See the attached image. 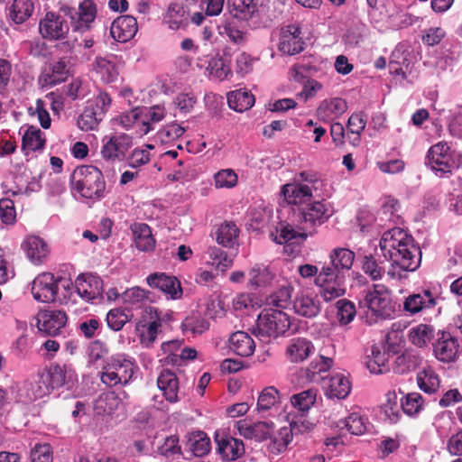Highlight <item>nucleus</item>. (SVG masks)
Returning a JSON list of instances; mask_svg holds the SVG:
<instances>
[{"mask_svg": "<svg viewBox=\"0 0 462 462\" xmlns=\"http://www.w3.org/2000/svg\"><path fill=\"white\" fill-rule=\"evenodd\" d=\"M323 186V180L316 172L304 171L299 173L294 182L284 184L281 194L288 204L307 205L314 197H319L318 191Z\"/></svg>", "mask_w": 462, "mask_h": 462, "instance_id": "1", "label": "nucleus"}, {"mask_svg": "<svg viewBox=\"0 0 462 462\" xmlns=\"http://www.w3.org/2000/svg\"><path fill=\"white\" fill-rule=\"evenodd\" d=\"M70 183L72 189L83 198L99 199L105 195L103 173L93 165L77 167L71 174Z\"/></svg>", "mask_w": 462, "mask_h": 462, "instance_id": "2", "label": "nucleus"}, {"mask_svg": "<svg viewBox=\"0 0 462 462\" xmlns=\"http://www.w3.org/2000/svg\"><path fill=\"white\" fill-rule=\"evenodd\" d=\"M289 316L281 310L264 309L258 315L254 335L263 343H269L290 328Z\"/></svg>", "mask_w": 462, "mask_h": 462, "instance_id": "3", "label": "nucleus"}, {"mask_svg": "<svg viewBox=\"0 0 462 462\" xmlns=\"http://www.w3.org/2000/svg\"><path fill=\"white\" fill-rule=\"evenodd\" d=\"M60 285L64 291H69L72 282L69 279L55 276L52 273L43 272L32 280L31 292L36 301L52 303L58 300Z\"/></svg>", "mask_w": 462, "mask_h": 462, "instance_id": "4", "label": "nucleus"}, {"mask_svg": "<svg viewBox=\"0 0 462 462\" xmlns=\"http://www.w3.org/2000/svg\"><path fill=\"white\" fill-rule=\"evenodd\" d=\"M360 305L366 307L374 317L380 319H393L396 311L391 291L383 284H373L372 289L365 291Z\"/></svg>", "mask_w": 462, "mask_h": 462, "instance_id": "5", "label": "nucleus"}, {"mask_svg": "<svg viewBox=\"0 0 462 462\" xmlns=\"http://www.w3.org/2000/svg\"><path fill=\"white\" fill-rule=\"evenodd\" d=\"M112 98L106 92H100L94 100L88 102L78 118V126L82 131L95 130L109 110Z\"/></svg>", "mask_w": 462, "mask_h": 462, "instance_id": "6", "label": "nucleus"}, {"mask_svg": "<svg viewBox=\"0 0 462 462\" xmlns=\"http://www.w3.org/2000/svg\"><path fill=\"white\" fill-rule=\"evenodd\" d=\"M133 146L132 136L124 133H115L102 139L101 156L109 162H122Z\"/></svg>", "mask_w": 462, "mask_h": 462, "instance_id": "7", "label": "nucleus"}, {"mask_svg": "<svg viewBox=\"0 0 462 462\" xmlns=\"http://www.w3.org/2000/svg\"><path fill=\"white\" fill-rule=\"evenodd\" d=\"M346 277L334 274L328 268H321L315 278V284L319 288V293L326 301H331L346 293Z\"/></svg>", "mask_w": 462, "mask_h": 462, "instance_id": "8", "label": "nucleus"}, {"mask_svg": "<svg viewBox=\"0 0 462 462\" xmlns=\"http://www.w3.org/2000/svg\"><path fill=\"white\" fill-rule=\"evenodd\" d=\"M73 290L85 301H92L102 297L103 281L91 273H81L76 278L74 283L72 282L70 291L64 294V299L70 298Z\"/></svg>", "mask_w": 462, "mask_h": 462, "instance_id": "9", "label": "nucleus"}, {"mask_svg": "<svg viewBox=\"0 0 462 462\" xmlns=\"http://www.w3.org/2000/svg\"><path fill=\"white\" fill-rule=\"evenodd\" d=\"M333 213L331 205L325 199L310 202L300 211L301 222L305 225V227L311 228L313 231H316L318 226L325 224Z\"/></svg>", "mask_w": 462, "mask_h": 462, "instance_id": "10", "label": "nucleus"}, {"mask_svg": "<svg viewBox=\"0 0 462 462\" xmlns=\"http://www.w3.org/2000/svg\"><path fill=\"white\" fill-rule=\"evenodd\" d=\"M69 31L66 19L56 13L47 12L39 23V32L42 38L50 41L62 40Z\"/></svg>", "mask_w": 462, "mask_h": 462, "instance_id": "11", "label": "nucleus"}, {"mask_svg": "<svg viewBox=\"0 0 462 462\" xmlns=\"http://www.w3.org/2000/svg\"><path fill=\"white\" fill-rule=\"evenodd\" d=\"M393 266L408 272H413L419 268L421 261V251L415 240L412 243L406 244L402 249L393 251V254L388 255Z\"/></svg>", "mask_w": 462, "mask_h": 462, "instance_id": "12", "label": "nucleus"}, {"mask_svg": "<svg viewBox=\"0 0 462 462\" xmlns=\"http://www.w3.org/2000/svg\"><path fill=\"white\" fill-rule=\"evenodd\" d=\"M301 27L299 24H288L282 28L278 50L283 54L295 55L304 50Z\"/></svg>", "mask_w": 462, "mask_h": 462, "instance_id": "13", "label": "nucleus"}, {"mask_svg": "<svg viewBox=\"0 0 462 462\" xmlns=\"http://www.w3.org/2000/svg\"><path fill=\"white\" fill-rule=\"evenodd\" d=\"M67 321L68 316L64 310H45L38 314L37 326L40 331L49 336H56Z\"/></svg>", "mask_w": 462, "mask_h": 462, "instance_id": "14", "label": "nucleus"}, {"mask_svg": "<svg viewBox=\"0 0 462 462\" xmlns=\"http://www.w3.org/2000/svg\"><path fill=\"white\" fill-rule=\"evenodd\" d=\"M448 147L441 143L431 146L427 154L426 164L436 172L441 174L451 173L454 169L458 171V167H453V162L450 163V156L448 154Z\"/></svg>", "mask_w": 462, "mask_h": 462, "instance_id": "15", "label": "nucleus"}, {"mask_svg": "<svg viewBox=\"0 0 462 462\" xmlns=\"http://www.w3.org/2000/svg\"><path fill=\"white\" fill-rule=\"evenodd\" d=\"M413 241L414 238L405 230L394 227L383 233L380 240V248L383 257L386 258L391 254H393V251L402 249L408 242L412 243Z\"/></svg>", "mask_w": 462, "mask_h": 462, "instance_id": "16", "label": "nucleus"}, {"mask_svg": "<svg viewBox=\"0 0 462 462\" xmlns=\"http://www.w3.org/2000/svg\"><path fill=\"white\" fill-rule=\"evenodd\" d=\"M146 282L151 288L162 291L173 300L180 299L182 295L180 282L175 276L164 273H154L146 278Z\"/></svg>", "mask_w": 462, "mask_h": 462, "instance_id": "17", "label": "nucleus"}, {"mask_svg": "<svg viewBox=\"0 0 462 462\" xmlns=\"http://www.w3.org/2000/svg\"><path fill=\"white\" fill-rule=\"evenodd\" d=\"M217 452L225 461L231 462L240 458L245 454V445L241 439L228 435H216Z\"/></svg>", "mask_w": 462, "mask_h": 462, "instance_id": "18", "label": "nucleus"}, {"mask_svg": "<svg viewBox=\"0 0 462 462\" xmlns=\"http://www.w3.org/2000/svg\"><path fill=\"white\" fill-rule=\"evenodd\" d=\"M161 325V317L158 310L151 306L145 308L144 314L136 326L137 330L146 328L145 332L141 333V341L143 343L152 344L158 335Z\"/></svg>", "mask_w": 462, "mask_h": 462, "instance_id": "19", "label": "nucleus"}, {"mask_svg": "<svg viewBox=\"0 0 462 462\" xmlns=\"http://www.w3.org/2000/svg\"><path fill=\"white\" fill-rule=\"evenodd\" d=\"M138 31L136 19L132 15H121L111 24L110 34L119 42H126L133 39Z\"/></svg>", "mask_w": 462, "mask_h": 462, "instance_id": "20", "label": "nucleus"}, {"mask_svg": "<svg viewBox=\"0 0 462 462\" xmlns=\"http://www.w3.org/2000/svg\"><path fill=\"white\" fill-rule=\"evenodd\" d=\"M21 246L28 259L36 265L42 264L50 254L48 244L37 236H28Z\"/></svg>", "mask_w": 462, "mask_h": 462, "instance_id": "21", "label": "nucleus"}, {"mask_svg": "<svg viewBox=\"0 0 462 462\" xmlns=\"http://www.w3.org/2000/svg\"><path fill=\"white\" fill-rule=\"evenodd\" d=\"M457 339L449 332H441L440 337L433 344L435 356L442 362L453 361L458 353Z\"/></svg>", "mask_w": 462, "mask_h": 462, "instance_id": "22", "label": "nucleus"}, {"mask_svg": "<svg viewBox=\"0 0 462 462\" xmlns=\"http://www.w3.org/2000/svg\"><path fill=\"white\" fill-rule=\"evenodd\" d=\"M329 259L330 265H326L322 268H328L334 274L346 277V273L353 266L355 253L347 248H335L330 252Z\"/></svg>", "mask_w": 462, "mask_h": 462, "instance_id": "23", "label": "nucleus"}, {"mask_svg": "<svg viewBox=\"0 0 462 462\" xmlns=\"http://www.w3.org/2000/svg\"><path fill=\"white\" fill-rule=\"evenodd\" d=\"M273 423L265 421H258L255 423H248L245 420L236 422L238 433L245 439H255L256 441H263L271 438Z\"/></svg>", "mask_w": 462, "mask_h": 462, "instance_id": "24", "label": "nucleus"}, {"mask_svg": "<svg viewBox=\"0 0 462 462\" xmlns=\"http://www.w3.org/2000/svg\"><path fill=\"white\" fill-rule=\"evenodd\" d=\"M293 309L295 313L300 316L312 319L319 315L320 312V302L316 296L299 292L293 301Z\"/></svg>", "mask_w": 462, "mask_h": 462, "instance_id": "25", "label": "nucleus"}, {"mask_svg": "<svg viewBox=\"0 0 462 462\" xmlns=\"http://www.w3.org/2000/svg\"><path fill=\"white\" fill-rule=\"evenodd\" d=\"M315 350L312 342L304 337L292 338L287 348L286 356L291 363L305 361Z\"/></svg>", "mask_w": 462, "mask_h": 462, "instance_id": "26", "label": "nucleus"}, {"mask_svg": "<svg viewBox=\"0 0 462 462\" xmlns=\"http://www.w3.org/2000/svg\"><path fill=\"white\" fill-rule=\"evenodd\" d=\"M346 109V102L342 98L326 99L319 106L317 116L321 121L328 123L343 115Z\"/></svg>", "mask_w": 462, "mask_h": 462, "instance_id": "27", "label": "nucleus"}, {"mask_svg": "<svg viewBox=\"0 0 462 462\" xmlns=\"http://www.w3.org/2000/svg\"><path fill=\"white\" fill-rule=\"evenodd\" d=\"M93 69L105 83H111L117 79L119 75L116 63V56L97 57L93 62Z\"/></svg>", "mask_w": 462, "mask_h": 462, "instance_id": "28", "label": "nucleus"}, {"mask_svg": "<svg viewBox=\"0 0 462 462\" xmlns=\"http://www.w3.org/2000/svg\"><path fill=\"white\" fill-rule=\"evenodd\" d=\"M436 305V300L430 290L411 294L405 299L403 308L411 314L418 313L424 309H430Z\"/></svg>", "mask_w": 462, "mask_h": 462, "instance_id": "29", "label": "nucleus"}, {"mask_svg": "<svg viewBox=\"0 0 462 462\" xmlns=\"http://www.w3.org/2000/svg\"><path fill=\"white\" fill-rule=\"evenodd\" d=\"M351 384L342 374L331 375L326 383V395L329 399H345L350 393Z\"/></svg>", "mask_w": 462, "mask_h": 462, "instance_id": "30", "label": "nucleus"}, {"mask_svg": "<svg viewBox=\"0 0 462 462\" xmlns=\"http://www.w3.org/2000/svg\"><path fill=\"white\" fill-rule=\"evenodd\" d=\"M135 246L143 252L152 251L155 247L151 227L145 223H134L131 226Z\"/></svg>", "mask_w": 462, "mask_h": 462, "instance_id": "31", "label": "nucleus"}, {"mask_svg": "<svg viewBox=\"0 0 462 462\" xmlns=\"http://www.w3.org/2000/svg\"><path fill=\"white\" fill-rule=\"evenodd\" d=\"M229 348L240 356H249L255 349L253 338L244 331L233 333L229 338Z\"/></svg>", "mask_w": 462, "mask_h": 462, "instance_id": "32", "label": "nucleus"}, {"mask_svg": "<svg viewBox=\"0 0 462 462\" xmlns=\"http://www.w3.org/2000/svg\"><path fill=\"white\" fill-rule=\"evenodd\" d=\"M157 384L168 402H178L179 381L173 372L163 370L157 379Z\"/></svg>", "mask_w": 462, "mask_h": 462, "instance_id": "33", "label": "nucleus"}, {"mask_svg": "<svg viewBox=\"0 0 462 462\" xmlns=\"http://www.w3.org/2000/svg\"><path fill=\"white\" fill-rule=\"evenodd\" d=\"M69 61L67 57L60 58L53 61L50 67V72L43 76L46 85L54 86L65 81L69 73Z\"/></svg>", "mask_w": 462, "mask_h": 462, "instance_id": "34", "label": "nucleus"}, {"mask_svg": "<svg viewBox=\"0 0 462 462\" xmlns=\"http://www.w3.org/2000/svg\"><path fill=\"white\" fill-rule=\"evenodd\" d=\"M362 270L373 281L381 280L385 273V258L379 254H365L362 260Z\"/></svg>", "mask_w": 462, "mask_h": 462, "instance_id": "35", "label": "nucleus"}, {"mask_svg": "<svg viewBox=\"0 0 462 462\" xmlns=\"http://www.w3.org/2000/svg\"><path fill=\"white\" fill-rule=\"evenodd\" d=\"M254 95L245 88L231 91L227 94L228 106L239 113L250 109L254 104Z\"/></svg>", "mask_w": 462, "mask_h": 462, "instance_id": "36", "label": "nucleus"}, {"mask_svg": "<svg viewBox=\"0 0 462 462\" xmlns=\"http://www.w3.org/2000/svg\"><path fill=\"white\" fill-rule=\"evenodd\" d=\"M8 17L16 24L26 22L34 11V5L31 0H13L8 6Z\"/></svg>", "mask_w": 462, "mask_h": 462, "instance_id": "37", "label": "nucleus"}, {"mask_svg": "<svg viewBox=\"0 0 462 462\" xmlns=\"http://www.w3.org/2000/svg\"><path fill=\"white\" fill-rule=\"evenodd\" d=\"M421 361V356L416 351L405 350L396 357L393 369L396 374H407L415 370Z\"/></svg>", "mask_w": 462, "mask_h": 462, "instance_id": "38", "label": "nucleus"}, {"mask_svg": "<svg viewBox=\"0 0 462 462\" xmlns=\"http://www.w3.org/2000/svg\"><path fill=\"white\" fill-rule=\"evenodd\" d=\"M229 13L236 19L248 21L258 11L254 0H227Z\"/></svg>", "mask_w": 462, "mask_h": 462, "instance_id": "39", "label": "nucleus"}, {"mask_svg": "<svg viewBox=\"0 0 462 462\" xmlns=\"http://www.w3.org/2000/svg\"><path fill=\"white\" fill-rule=\"evenodd\" d=\"M78 21L75 24V30L87 31L90 24L95 21L97 15V6L92 0H84L79 6Z\"/></svg>", "mask_w": 462, "mask_h": 462, "instance_id": "40", "label": "nucleus"}, {"mask_svg": "<svg viewBox=\"0 0 462 462\" xmlns=\"http://www.w3.org/2000/svg\"><path fill=\"white\" fill-rule=\"evenodd\" d=\"M186 11L184 6L179 3H171L163 16V23L169 29L177 31L185 25Z\"/></svg>", "mask_w": 462, "mask_h": 462, "instance_id": "41", "label": "nucleus"}, {"mask_svg": "<svg viewBox=\"0 0 462 462\" xmlns=\"http://www.w3.org/2000/svg\"><path fill=\"white\" fill-rule=\"evenodd\" d=\"M239 229L233 222H225L221 224L216 231L217 242L228 248H232L237 244Z\"/></svg>", "mask_w": 462, "mask_h": 462, "instance_id": "42", "label": "nucleus"}, {"mask_svg": "<svg viewBox=\"0 0 462 462\" xmlns=\"http://www.w3.org/2000/svg\"><path fill=\"white\" fill-rule=\"evenodd\" d=\"M54 389H58L65 384H73L76 381V374L71 369H68L66 365L52 364L48 366ZM72 387V385H70Z\"/></svg>", "mask_w": 462, "mask_h": 462, "instance_id": "43", "label": "nucleus"}, {"mask_svg": "<svg viewBox=\"0 0 462 462\" xmlns=\"http://www.w3.org/2000/svg\"><path fill=\"white\" fill-rule=\"evenodd\" d=\"M150 292L140 287H133L125 290L121 299L125 305V309L134 310L143 307L149 300Z\"/></svg>", "mask_w": 462, "mask_h": 462, "instance_id": "44", "label": "nucleus"}, {"mask_svg": "<svg viewBox=\"0 0 462 462\" xmlns=\"http://www.w3.org/2000/svg\"><path fill=\"white\" fill-rule=\"evenodd\" d=\"M389 355L381 351L378 346H373L371 356H367L366 367L374 374H381L389 371L387 365Z\"/></svg>", "mask_w": 462, "mask_h": 462, "instance_id": "45", "label": "nucleus"}, {"mask_svg": "<svg viewBox=\"0 0 462 462\" xmlns=\"http://www.w3.org/2000/svg\"><path fill=\"white\" fill-rule=\"evenodd\" d=\"M184 334L200 335L209 328V322L199 313H192L181 323Z\"/></svg>", "mask_w": 462, "mask_h": 462, "instance_id": "46", "label": "nucleus"}, {"mask_svg": "<svg viewBox=\"0 0 462 462\" xmlns=\"http://www.w3.org/2000/svg\"><path fill=\"white\" fill-rule=\"evenodd\" d=\"M110 360L112 365L116 368L115 371L118 373V376H120L122 380V384L126 385L132 380L137 366L132 360L126 359L121 356H112Z\"/></svg>", "mask_w": 462, "mask_h": 462, "instance_id": "47", "label": "nucleus"}, {"mask_svg": "<svg viewBox=\"0 0 462 462\" xmlns=\"http://www.w3.org/2000/svg\"><path fill=\"white\" fill-rule=\"evenodd\" d=\"M337 427L340 430L346 429L353 435H362L366 431L367 423L366 420L359 413L353 412L346 419L340 420L337 423Z\"/></svg>", "mask_w": 462, "mask_h": 462, "instance_id": "48", "label": "nucleus"}, {"mask_svg": "<svg viewBox=\"0 0 462 462\" xmlns=\"http://www.w3.org/2000/svg\"><path fill=\"white\" fill-rule=\"evenodd\" d=\"M45 142V138L42 137V132L38 127L29 126L23 136L22 148L35 152L43 149Z\"/></svg>", "mask_w": 462, "mask_h": 462, "instance_id": "49", "label": "nucleus"}, {"mask_svg": "<svg viewBox=\"0 0 462 462\" xmlns=\"http://www.w3.org/2000/svg\"><path fill=\"white\" fill-rule=\"evenodd\" d=\"M433 328L430 325L420 324L409 330V340L418 347L426 346L433 337Z\"/></svg>", "mask_w": 462, "mask_h": 462, "instance_id": "50", "label": "nucleus"}, {"mask_svg": "<svg viewBox=\"0 0 462 462\" xmlns=\"http://www.w3.org/2000/svg\"><path fill=\"white\" fill-rule=\"evenodd\" d=\"M218 33L236 45H243L247 41L246 32L240 30L234 22H226L218 26Z\"/></svg>", "mask_w": 462, "mask_h": 462, "instance_id": "51", "label": "nucleus"}, {"mask_svg": "<svg viewBox=\"0 0 462 462\" xmlns=\"http://www.w3.org/2000/svg\"><path fill=\"white\" fill-rule=\"evenodd\" d=\"M318 390L310 388L300 393L293 394L291 398L292 406L300 411H308L316 402Z\"/></svg>", "mask_w": 462, "mask_h": 462, "instance_id": "52", "label": "nucleus"}, {"mask_svg": "<svg viewBox=\"0 0 462 462\" xmlns=\"http://www.w3.org/2000/svg\"><path fill=\"white\" fill-rule=\"evenodd\" d=\"M420 389L426 393H433L439 387V379L431 369H424L417 375Z\"/></svg>", "mask_w": 462, "mask_h": 462, "instance_id": "53", "label": "nucleus"}, {"mask_svg": "<svg viewBox=\"0 0 462 462\" xmlns=\"http://www.w3.org/2000/svg\"><path fill=\"white\" fill-rule=\"evenodd\" d=\"M280 392L274 386L265 387L259 394L257 400V409L259 411H268L280 402Z\"/></svg>", "mask_w": 462, "mask_h": 462, "instance_id": "54", "label": "nucleus"}, {"mask_svg": "<svg viewBox=\"0 0 462 462\" xmlns=\"http://www.w3.org/2000/svg\"><path fill=\"white\" fill-rule=\"evenodd\" d=\"M332 365L333 360L331 358L319 356V359L313 360L307 367L305 371L306 376L311 382L318 381L321 378L319 374L327 372Z\"/></svg>", "mask_w": 462, "mask_h": 462, "instance_id": "55", "label": "nucleus"}, {"mask_svg": "<svg viewBox=\"0 0 462 462\" xmlns=\"http://www.w3.org/2000/svg\"><path fill=\"white\" fill-rule=\"evenodd\" d=\"M307 236L308 235L305 232L296 230L291 225L286 224L281 225L280 234L276 237V241L279 244L303 242Z\"/></svg>", "mask_w": 462, "mask_h": 462, "instance_id": "56", "label": "nucleus"}, {"mask_svg": "<svg viewBox=\"0 0 462 462\" xmlns=\"http://www.w3.org/2000/svg\"><path fill=\"white\" fill-rule=\"evenodd\" d=\"M400 405L395 392H388L386 393V402L383 404L382 409L391 423H396L400 417Z\"/></svg>", "mask_w": 462, "mask_h": 462, "instance_id": "57", "label": "nucleus"}, {"mask_svg": "<svg viewBox=\"0 0 462 462\" xmlns=\"http://www.w3.org/2000/svg\"><path fill=\"white\" fill-rule=\"evenodd\" d=\"M336 305L337 309V317L341 325H346L355 319L356 310L352 301L341 299L337 301Z\"/></svg>", "mask_w": 462, "mask_h": 462, "instance_id": "58", "label": "nucleus"}, {"mask_svg": "<svg viewBox=\"0 0 462 462\" xmlns=\"http://www.w3.org/2000/svg\"><path fill=\"white\" fill-rule=\"evenodd\" d=\"M145 118L143 121L142 132L143 134H147L150 131L153 130L152 124L161 122L165 116L164 107L161 106H153L149 108H145Z\"/></svg>", "mask_w": 462, "mask_h": 462, "instance_id": "59", "label": "nucleus"}, {"mask_svg": "<svg viewBox=\"0 0 462 462\" xmlns=\"http://www.w3.org/2000/svg\"><path fill=\"white\" fill-rule=\"evenodd\" d=\"M180 439L177 435H171L164 439L162 445L158 446L157 451L165 457H174L176 455L181 454Z\"/></svg>", "mask_w": 462, "mask_h": 462, "instance_id": "60", "label": "nucleus"}, {"mask_svg": "<svg viewBox=\"0 0 462 462\" xmlns=\"http://www.w3.org/2000/svg\"><path fill=\"white\" fill-rule=\"evenodd\" d=\"M249 277L250 283L256 287L265 285L273 279L269 269L262 264L254 265L249 272Z\"/></svg>", "mask_w": 462, "mask_h": 462, "instance_id": "61", "label": "nucleus"}, {"mask_svg": "<svg viewBox=\"0 0 462 462\" xmlns=\"http://www.w3.org/2000/svg\"><path fill=\"white\" fill-rule=\"evenodd\" d=\"M129 319L125 310L119 308L113 309L106 314L107 326L114 331L121 330Z\"/></svg>", "mask_w": 462, "mask_h": 462, "instance_id": "62", "label": "nucleus"}, {"mask_svg": "<svg viewBox=\"0 0 462 462\" xmlns=\"http://www.w3.org/2000/svg\"><path fill=\"white\" fill-rule=\"evenodd\" d=\"M0 219L5 225H14L16 222V209L12 199H0Z\"/></svg>", "mask_w": 462, "mask_h": 462, "instance_id": "63", "label": "nucleus"}, {"mask_svg": "<svg viewBox=\"0 0 462 462\" xmlns=\"http://www.w3.org/2000/svg\"><path fill=\"white\" fill-rule=\"evenodd\" d=\"M32 462H52L53 452L48 443H37L31 450Z\"/></svg>", "mask_w": 462, "mask_h": 462, "instance_id": "64", "label": "nucleus"}]
</instances>
